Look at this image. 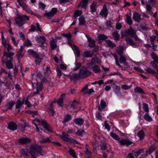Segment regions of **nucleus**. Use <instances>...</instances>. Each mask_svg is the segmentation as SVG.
<instances>
[{
    "instance_id": "cd10ccee",
    "label": "nucleus",
    "mask_w": 158,
    "mask_h": 158,
    "mask_svg": "<svg viewBox=\"0 0 158 158\" xmlns=\"http://www.w3.org/2000/svg\"><path fill=\"white\" fill-rule=\"evenodd\" d=\"M93 55V52L91 51H86L83 53V56L87 58L91 57Z\"/></svg>"
},
{
    "instance_id": "79ce46f5",
    "label": "nucleus",
    "mask_w": 158,
    "mask_h": 158,
    "mask_svg": "<svg viewBox=\"0 0 158 158\" xmlns=\"http://www.w3.org/2000/svg\"><path fill=\"white\" fill-rule=\"evenodd\" d=\"M107 39V37L103 34H100L98 36V39L100 40H104Z\"/></svg>"
},
{
    "instance_id": "412c9836",
    "label": "nucleus",
    "mask_w": 158,
    "mask_h": 158,
    "mask_svg": "<svg viewBox=\"0 0 158 158\" xmlns=\"http://www.w3.org/2000/svg\"><path fill=\"white\" fill-rule=\"evenodd\" d=\"M133 19L135 21L139 22L141 19L140 15L138 13H134L133 14Z\"/></svg>"
},
{
    "instance_id": "f03ea898",
    "label": "nucleus",
    "mask_w": 158,
    "mask_h": 158,
    "mask_svg": "<svg viewBox=\"0 0 158 158\" xmlns=\"http://www.w3.org/2000/svg\"><path fill=\"white\" fill-rule=\"evenodd\" d=\"M14 54V52H4L2 58V61L3 62L6 63V66L9 69H11L13 67L12 61L13 58L12 56Z\"/></svg>"
},
{
    "instance_id": "3c124183",
    "label": "nucleus",
    "mask_w": 158,
    "mask_h": 158,
    "mask_svg": "<svg viewBox=\"0 0 158 158\" xmlns=\"http://www.w3.org/2000/svg\"><path fill=\"white\" fill-rule=\"evenodd\" d=\"M2 44L3 45L4 47L6 46V45L8 44L7 43V41L4 37L3 34H2Z\"/></svg>"
},
{
    "instance_id": "37998d69",
    "label": "nucleus",
    "mask_w": 158,
    "mask_h": 158,
    "mask_svg": "<svg viewBox=\"0 0 158 158\" xmlns=\"http://www.w3.org/2000/svg\"><path fill=\"white\" fill-rule=\"evenodd\" d=\"M20 152L24 156L27 157L28 156V151L27 149H22L20 150Z\"/></svg>"
},
{
    "instance_id": "a878e982",
    "label": "nucleus",
    "mask_w": 158,
    "mask_h": 158,
    "mask_svg": "<svg viewBox=\"0 0 158 158\" xmlns=\"http://www.w3.org/2000/svg\"><path fill=\"white\" fill-rule=\"evenodd\" d=\"M119 61L121 63H123L124 65H126V68H128V65L126 63V59L124 57L123 55L120 56V57Z\"/></svg>"
},
{
    "instance_id": "680f3d73",
    "label": "nucleus",
    "mask_w": 158,
    "mask_h": 158,
    "mask_svg": "<svg viewBox=\"0 0 158 158\" xmlns=\"http://www.w3.org/2000/svg\"><path fill=\"white\" fill-rule=\"evenodd\" d=\"M156 149V147L154 145H152L149 148V154L152 153Z\"/></svg>"
},
{
    "instance_id": "58836bf2",
    "label": "nucleus",
    "mask_w": 158,
    "mask_h": 158,
    "mask_svg": "<svg viewBox=\"0 0 158 158\" xmlns=\"http://www.w3.org/2000/svg\"><path fill=\"white\" fill-rule=\"evenodd\" d=\"M56 41L54 40L51 41L50 42V44L52 50L54 49L57 47L56 44Z\"/></svg>"
},
{
    "instance_id": "1a4fd4ad",
    "label": "nucleus",
    "mask_w": 158,
    "mask_h": 158,
    "mask_svg": "<svg viewBox=\"0 0 158 158\" xmlns=\"http://www.w3.org/2000/svg\"><path fill=\"white\" fill-rule=\"evenodd\" d=\"M57 10L56 8H53L49 12H45L44 13V16L48 17H51L54 16L56 13Z\"/></svg>"
},
{
    "instance_id": "774afa93",
    "label": "nucleus",
    "mask_w": 158,
    "mask_h": 158,
    "mask_svg": "<svg viewBox=\"0 0 158 158\" xmlns=\"http://www.w3.org/2000/svg\"><path fill=\"white\" fill-rule=\"evenodd\" d=\"M143 108L144 110L146 112H147L148 111V105L147 104L144 103L143 105Z\"/></svg>"
},
{
    "instance_id": "39448f33",
    "label": "nucleus",
    "mask_w": 158,
    "mask_h": 158,
    "mask_svg": "<svg viewBox=\"0 0 158 158\" xmlns=\"http://www.w3.org/2000/svg\"><path fill=\"white\" fill-rule=\"evenodd\" d=\"M64 36L67 38L68 40V44L71 47L75 54H76L77 56H79L80 55V51L78 48L75 44H73L70 40L71 35L70 33L67 34H62Z\"/></svg>"
},
{
    "instance_id": "aec40b11",
    "label": "nucleus",
    "mask_w": 158,
    "mask_h": 158,
    "mask_svg": "<svg viewBox=\"0 0 158 158\" xmlns=\"http://www.w3.org/2000/svg\"><path fill=\"white\" fill-rule=\"evenodd\" d=\"M106 106V103L103 100H101L100 105L98 106V110L101 111L102 109H104Z\"/></svg>"
},
{
    "instance_id": "0e129e2a",
    "label": "nucleus",
    "mask_w": 158,
    "mask_h": 158,
    "mask_svg": "<svg viewBox=\"0 0 158 158\" xmlns=\"http://www.w3.org/2000/svg\"><path fill=\"white\" fill-rule=\"evenodd\" d=\"M113 36L116 40H118L119 38V36L117 32H114L113 34Z\"/></svg>"
},
{
    "instance_id": "a211bd4d",
    "label": "nucleus",
    "mask_w": 158,
    "mask_h": 158,
    "mask_svg": "<svg viewBox=\"0 0 158 158\" xmlns=\"http://www.w3.org/2000/svg\"><path fill=\"white\" fill-rule=\"evenodd\" d=\"M60 137L64 140L68 141L71 140V138L69 135L65 134L64 132H62Z\"/></svg>"
},
{
    "instance_id": "c756f323",
    "label": "nucleus",
    "mask_w": 158,
    "mask_h": 158,
    "mask_svg": "<svg viewBox=\"0 0 158 158\" xmlns=\"http://www.w3.org/2000/svg\"><path fill=\"white\" fill-rule=\"evenodd\" d=\"M79 20V25H82L85 23V19L83 16H81L80 17Z\"/></svg>"
},
{
    "instance_id": "7c9ffc66",
    "label": "nucleus",
    "mask_w": 158,
    "mask_h": 158,
    "mask_svg": "<svg viewBox=\"0 0 158 158\" xmlns=\"http://www.w3.org/2000/svg\"><path fill=\"white\" fill-rule=\"evenodd\" d=\"M151 7L149 5V14L152 17L155 18L156 17L157 15V12L156 11L154 13L152 12V11H151Z\"/></svg>"
},
{
    "instance_id": "6e6552de",
    "label": "nucleus",
    "mask_w": 158,
    "mask_h": 158,
    "mask_svg": "<svg viewBox=\"0 0 158 158\" xmlns=\"http://www.w3.org/2000/svg\"><path fill=\"white\" fill-rule=\"evenodd\" d=\"M101 63V60L97 57L93 58L90 63L87 64L88 66L91 69L93 65L96 64H100Z\"/></svg>"
},
{
    "instance_id": "0eeeda50",
    "label": "nucleus",
    "mask_w": 158,
    "mask_h": 158,
    "mask_svg": "<svg viewBox=\"0 0 158 158\" xmlns=\"http://www.w3.org/2000/svg\"><path fill=\"white\" fill-rule=\"evenodd\" d=\"M89 74V72L86 68L83 67L81 68L78 74L76 73L73 75V78L74 79L83 78L87 76Z\"/></svg>"
},
{
    "instance_id": "4c0bfd02",
    "label": "nucleus",
    "mask_w": 158,
    "mask_h": 158,
    "mask_svg": "<svg viewBox=\"0 0 158 158\" xmlns=\"http://www.w3.org/2000/svg\"><path fill=\"white\" fill-rule=\"evenodd\" d=\"M71 119V116L69 114H67L65 116L64 120L63 121V123H66Z\"/></svg>"
},
{
    "instance_id": "f8f14e48",
    "label": "nucleus",
    "mask_w": 158,
    "mask_h": 158,
    "mask_svg": "<svg viewBox=\"0 0 158 158\" xmlns=\"http://www.w3.org/2000/svg\"><path fill=\"white\" fill-rule=\"evenodd\" d=\"M19 142L21 144H25L30 142V139L27 137H23L19 139Z\"/></svg>"
},
{
    "instance_id": "603ef678",
    "label": "nucleus",
    "mask_w": 158,
    "mask_h": 158,
    "mask_svg": "<svg viewBox=\"0 0 158 158\" xmlns=\"http://www.w3.org/2000/svg\"><path fill=\"white\" fill-rule=\"evenodd\" d=\"M135 92V93H143V89L140 87H136L134 89Z\"/></svg>"
},
{
    "instance_id": "4468645a",
    "label": "nucleus",
    "mask_w": 158,
    "mask_h": 158,
    "mask_svg": "<svg viewBox=\"0 0 158 158\" xmlns=\"http://www.w3.org/2000/svg\"><path fill=\"white\" fill-rule=\"evenodd\" d=\"M135 32L133 30L131 27H130L129 29L128 30V34L131 35L132 37L135 38L136 40H138V38L135 35Z\"/></svg>"
},
{
    "instance_id": "c85d7f7f",
    "label": "nucleus",
    "mask_w": 158,
    "mask_h": 158,
    "mask_svg": "<svg viewBox=\"0 0 158 158\" xmlns=\"http://www.w3.org/2000/svg\"><path fill=\"white\" fill-rule=\"evenodd\" d=\"M97 2H93L90 6V11L91 12H94L96 10V7Z\"/></svg>"
},
{
    "instance_id": "09e8293b",
    "label": "nucleus",
    "mask_w": 158,
    "mask_h": 158,
    "mask_svg": "<svg viewBox=\"0 0 158 158\" xmlns=\"http://www.w3.org/2000/svg\"><path fill=\"white\" fill-rule=\"evenodd\" d=\"M137 135L140 138V139H143L144 137V133L143 131H140L137 133Z\"/></svg>"
},
{
    "instance_id": "2eb2a0df",
    "label": "nucleus",
    "mask_w": 158,
    "mask_h": 158,
    "mask_svg": "<svg viewBox=\"0 0 158 158\" xmlns=\"http://www.w3.org/2000/svg\"><path fill=\"white\" fill-rule=\"evenodd\" d=\"M74 122L77 125L81 126L82 125L84 122V119L80 118H77L73 120Z\"/></svg>"
},
{
    "instance_id": "6ab92c4d",
    "label": "nucleus",
    "mask_w": 158,
    "mask_h": 158,
    "mask_svg": "<svg viewBox=\"0 0 158 158\" xmlns=\"http://www.w3.org/2000/svg\"><path fill=\"white\" fill-rule=\"evenodd\" d=\"M89 42L88 46L90 47H93L95 45V41L94 40H93L90 37H88L86 36Z\"/></svg>"
},
{
    "instance_id": "bb28decb",
    "label": "nucleus",
    "mask_w": 158,
    "mask_h": 158,
    "mask_svg": "<svg viewBox=\"0 0 158 158\" xmlns=\"http://www.w3.org/2000/svg\"><path fill=\"white\" fill-rule=\"evenodd\" d=\"M46 38L44 36H40L37 40L38 42L41 44H43L45 42Z\"/></svg>"
},
{
    "instance_id": "9b49d317",
    "label": "nucleus",
    "mask_w": 158,
    "mask_h": 158,
    "mask_svg": "<svg viewBox=\"0 0 158 158\" xmlns=\"http://www.w3.org/2000/svg\"><path fill=\"white\" fill-rule=\"evenodd\" d=\"M88 86L86 85L84 88H83L81 90V92H83L84 94H90L91 93L94 92V90L92 89H88Z\"/></svg>"
},
{
    "instance_id": "052dcab7",
    "label": "nucleus",
    "mask_w": 158,
    "mask_h": 158,
    "mask_svg": "<svg viewBox=\"0 0 158 158\" xmlns=\"http://www.w3.org/2000/svg\"><path fill=\"white\" fill-rule=\"evenodd\" d=\"M110 135L112 138H113L114 139H115L118 140L119 139V136L114 133L111 132Z\"/></svg>"
},
{
    "instance_id": "864d4df0",
    "label": "nucleus",
    "mask_w": 158,
    "mask_h": 158,
    "mask_svg": "<svg viewBox=\"0 0 158 158\" xmlns=\"http://www.w3.org/2000/svg\"><path fill=\"white\" fill-rule=\"evenodd\" d=\"M126 22L129 25H131L132 23V20L130 16H127V19L126 20Z\"/></svg>"
},
{
    "instance_id": "423d86ee",
    "label": "nucleus",
    "mask_w": 158,
    "mask_h": 158,
    "mask_svg": "<svg viewBox=\"0 0 158 158\" xmlns=\"http://www.w3.org/2000/svg\"><path fill=\"white\" fill-rule=\"evenodd\" d=\"M29 17L26 15H18L15 19V23L19 27H21L24 24L26 20H29Z\"/></svg>"
},
{
    "instance_id": "de8ad7c7",
    "label": "nucleus",
    "mask_w": 158,
    "mask_h": 158,
    "mask_svg": "<svg viewBox=\"0 0 158 158\" xmlns=\"http://www.w3.org/2000/svg\"><path fill=\"white\" fill-rule=\"evenodd\" d=\"M19 5L22 6L23 9L27 10V6L22 1H18Z\"/></svg>"
},
{
    "instance_id": "f3484780",
    "label": "nucleus",
    "mask_w": 158,
    "mask_h": 158,
    "mask_svg": "<svg viewBox=\"0 0 158 158\" xmlns=\"http://www.w3.org/2000/svg\"><path fill=\"white\" fill-rule=\"evenodd\" d=\"M100 15L102 16L106 17L107 15V9L106 5L104 4L102 10L100 12Z\"/></svg>"
},
{
    "instance_id": "5701e85b",
    "label": "nucleus",
    "mask_w": 158,
    "mask_h": 158,
    "mask_svg": "<svg viewBox=\"0 0 158 158\" xmlns=\"http://www.w3.org/2000/svg\"><path fill=\"white\" fill-rule=\"evenodd\" d=\"M65 94H63L61 95L60 98L57 102V103L58 104L61 106H62L63 105V101L64 100L63 97H64Z\"/></svg>"
},
{
    "instance_id": "e2e57ef3",
    "label": "nucleus",
    "mask_w": 158,
    "mask_h": 158,
    "mask_svg": "<svg viewBox=\"0 0 158 158\" xmlns=\"http://www.w3.org/2000/svg\"><path fill=\"white\" fill-rule=\"evenodd\" d=\"M126 40L127 43L131 45H132L134 44L133 41L130 38H127Z\"/></svg>"
},
{
    "instance_id": "5fc2aeb1",
    "label": "nucleus",
    "mask_w": 158,
    "mask_h": 158,
    "mask_svg": "<svg viewBox=\"0 0 158 158\" xmlns=\"http://www.w3.org/2000/svg\"><path fill=\"white\" fill-rule=\"evenodd\" d=\"M111 153H112V152L110 149H109L108 151H106V152H103V156L102 158H106L107 157V154Z\"/></svg>"
},
{
    "instance_id": "a19ab883",
    "label": "nucleus",
    "mask_w": 158,
    "mask_h": 158,
    "mask_svg": "<svg viewBox=\"0 0 158 158\" xmlns=\"http://www.w3.org/2000/svg\"><path fill=\"white\" fill-rule=\"evenodd\" d=\"M137 64L135 62H133L132 64V66L134 67V69L136 71L141 72L142 70L139 68V66H135V64Z\"/></svg>"
},
{
    "instance_id": "a18cd8bd",
    "label": "nucleus",
    "mask_w": 158,
    "mask_h": 158,
    "mask_svg": "<svg viewBox=\"0 0 158 158\" xmlns=\"http://www.w3.org/2000/svg\"><path fill=\"white\" fill-rule=\"evenodd\" d=\"M150 64L153 68L155 69H157L158 64V61H154L151 62Z\"/></svg>"
},
{
    "instance_id": "13d9d810",
    "label": "nucleus",
    "mask_w": 158,
    "mask_h": 158,
    "mask_svg": "<svg viewBox=\"0 0 158 158\" xmlns=\"http://www.w3.org/2000/svg\"><path fill=\"white\" fill-rule=\"evenodd\" d=\"M75 67L74 68L73 70H76L78 69L81 66V64L79 62H76L75 64Z\"/></svg>"
},
{
    "instance_id": "8fccbe9b",
    "label": "nucleus",
    "mask_w": 158,
    "mask_h": 158,
    "mask_svg": "<svg viewBox=\"0 0 158 158\" xmlns=\"http://www.w3.org/2000/svg\"><path fill=\"white\" fill-rule=\"evenodd\" d=\"M152 58L155 60L158 61V56L156 53L152 52L151 54Z\"/></svg>"
},
{
    "instance_id": "c9c22d12",
    "label": "nucleus",
    "mask_w": 158,
    "mask_h": 158,
    "mask_svg": "<svg viewBox=\"0 0 158 158\" xmlns=\"http://www.w3.org/2000/svg\"><path fill=\"white\" fill-rule=\"evenodd\" d=\"M82 14V11L81 10H76L74 13V16L76 19L78 17L80 16Z\"/></svg>"
},
{
    "instance_id": "7ed1b4c3",
    "label": "nucleus",
    "mask_w": 158,
    "mask_h": 158,
    "mask_svg": "<svg viewBox=\"0 0 158 158\" xmlns=\"http://www.w3.org/2000/svg\"><path fill=\"white\" fill-rule=\"evenodd\" d=\"M36 121L40 125H41L44 126V128L48 132H52V129L50 126L43 119H36L34 120L33 121V124L35 125L36 127V129L37 132L40 133V129L42 130V129L40 128V129L37 127L36 124L35 123V122Z\"/></svg>"
},
{
    "instance_id": "69168bd1",
    "label": "nucleus",
    "mask_w": 158,
    "mask_h": 158,
    "mask_svg": "<svg viewBox=\"0 0 158 158\" xmlns=\"http://www.w3.org/2000/svg\"><path fill=\"white\" fill-rule=\"evenodd\" d=\"M45 5L43 3L40 2L39 3V7L41 9H44L45 8Z\"/></svg>"
},
{
    "instance_id": "49530a36",
    "label": "nucleus",
    "mask_w": 158,
    "mask_h": 158,
    "mask_svg": "<svg viewBox=\"0 0 158 158\" xmlns=\"http://www.w3.org/2000/svg\"><path fill=\"white\" fill-rule=\"evenodd\" d=\"M143 150L142 149H140L138 151L135 152L134 153V156L136 157H138L140 154L143 152Z\"/></svg>"
},
{
    "instance_id": "f257e3e1",
    "label": "nucleus",
    "mask_w": 158,
    "mask_h": 158,
    "mask_svg": "<svg viewBox=\"0 0 158 158\" xmlns=\"http://www.w3.org/2000/svg\"><path fill=\"white\" fill-rule=\"evenodd\" d=\"M33 75L34 76L36 77L37 78L36 79V82L34 81L33 80L32 81V85L34 92L33 94H30L31 96H33L35 95L38 94L43 89L42 81L40 77L41 74L35 73Z\"/></svg>"
},
{
    "instance_id": "dca6fc26",
    "label": "nucleus",
    "mask_w": 158,
    "mask_h": 158,
    "mask_svg": "<svg viewBox=\"0 0 158 158\" xmlns=\"http://www.w3.org/2000/svg\"><path fill=\"white\" fill-rule=\"evenodd\" d=\"M8 128L10 130L14 131L17 129V126L15 123L11 122L8 125Z\"/></svg>"
},
{
    "instance_id": "6e6d98bb",
    "label": "nucleus",
    "mask_w": 158,
    "mask_h": 158,
    "mask_svg": "<svg viewBox=\"0 0 158 158\" xmlns=\"http://www.w3.org/2000/svg\"><path fill=\"white\" fill-rule=\"evenodd\" d=\"M142 5L144 6H145L147 10H148V4L147 1H144L143 0H140Z\"/></svg>"
},
{
    "instance_id": "bf43d9fd",
    "label": "nucleus",
    "mask_w": 158,
    "mask_h": 158,
    "mask_svg": "<svg viewBox=\"0 0 158 158\" xmlns=\"http://www.w3.org/2000/svg\"><path fill=\"white\" fill-rule=\"evenodd\" d=\"M11 40L13 44L15 46H17L18 45V42L16 40L15 38L13 36H11Z\"/></svg>"
},
{
    "instance_id": "9d476101",
    "label": "nucleus",
    "mask_w": 158,
    "mask_h": 158,
    "mask_svg": "<svg viewBox=\"0 0 158 158\" xmlns=\"http://www.w3.org/2000/svg\"><path fill=\"white\" fill-rule=\"evenodd\" d=\"M118 143L121 145H129L132 143V142L126 139L118 140Z\"/></svg>"
},
{
    "instance_id": "20e7f679",
    "label": "nucleus",
    "mask_w": 158,
    "mask_h": 158,
    "mask_svg": "<svg viewBox=\"0 0 158 158\" xmlns=\"http://www.w3.org/2000/svg\"><path fill=\"white\" fill-rule=\"evenodd\" d=\"M41 148L38 145H34L31 146L29 153L32 158H36V157L42 154Z\"/></svg>"
},
{
    "instance_id": "c03bdc74",
    "label": "nucleus",
    "mask_w": 158,
    "mask_h": 158,
    "mask_svg": "<svg viewBox=\"0 0 158 158\" xmlns=\"http://www.w3.org/2000/svg\"><path fill=\"white\" fill-rule=\"evenodd\" d=\"M6 46H5L4 47L7 49V52H9L10 51L13 50L12 46L10 44H8Z\"/></svg>"
},
{
    "instance_id": "72a5a7b5",
    "label": "nucleus",
    "mask_w": 158,
    "mask_h": 158,
    "mask_svg": "<svg viewBox=\"0 0 158 158\" xmlns=\"http://www.w3.org/2000/svg\"><path fill=\"white\" fill-rule=\"evenodd\" d=\"M28 52L29 55H31L34 57L37 58L38 57V55L32 50H29Z\"/></svg>"
},
{
    "instance_id": "b1692460",
    "label": "nucleus",
    "mask_w": 158,
    "mask_h": 158,
    "mask_svg": "<svg viewBox=\"0 0 158 158\" xmlns=\"http://www.w3.org/2000/svg\"><path fill=\"white\" fill-rule=\"evenodd\" d=\"M15 103V102L12 101L8 102L6 104V108L8 109H11Z\"/></svg>"
},
{
    "instance_id": "e433bc0d",
    "label": "nucleus",
    "mask_w": 158,
    "mask_h": 158,
    "mask_svg": "<svg viewBox=\"0 0 158 158\" xmlns=\"http://www.w3.org/2000/svg\"><path fill=\"white\" fill-rule=\"evenodd\" d=\"M51 137L46 138V139H43L40 141V142L42 143H50L51 142Z\"/></svg>"
},
{
    "instance_id": "4be33fe9",
    "label": "nucleus",
    "mask_w": 158,
    "mask_h": 158,
    "mask_svg": "<svg viewBox=\"0 0 158 158\" xmlns=\"http://www.w3.org/2000/svg\"><path fill=\"white\" fill-rule=\"evenodd\" d=\"M88 2V0H82L79 6L81 8H85L87 5Z\"/></svg>"
},
{
    "instance_id": "f704fd0d",
    "label": "nucleus",
    "mask_w": 158,
    "mask_h": 158,
    "mask_svg": "<svg viewBox=\"0 0 158 158\" xmlns=\"http://www.w3.org/2000/svg\"><path fill=\"white\" fill-rule=\"evenodd\" d=\"M70 154L74 158H77V156L76 155V152L74 150L71 148H70L69 150Z\"/></svg>"
},
{
    "instance_id": "393cba45",
    "label": "nucleus",
    "mask_w": 158,
    "mask_h": 158,
    "mask_svg": "<svg viewBox=\"0 0 158 158\" xmlns=\"http://www.w3.org/2000/svg\"><path fill=\"white\" fill-rule=\"evenodd\" d=\"M105 44L106 46L113 47L115 46V44L109 40L105 41Z\"/></svg>"
},
{
    "instance_id": "ddd939ff",
    "label": "nucleus",
    "mask_w": 158,
    "mask_h": 158,
    "mask_svg": "<svg viewBox=\"0 0 158 158\" xmlns=\"http://www.w3.org/2000/svg\"><path fill=\"white\" fill-rule=\"evenodd\" d=\"M54 103V102H52L48 107V112L50 116H54L55 114V112L52 108V106Z\"/></svg>"
},
{
    "instance_id": "4d7b16f0",
    "label": "nucleus",
    "mask_w": 158,
    "mask_h": 158,
    "mask_svg": "<svg viewBox=\"0 0 158 158\" xmlns=\"http://www.w3.org/2000/svg\"><path fill=\"white\" fill-rule=\"evenodd\" d=\"M23 45L29 47L32 45V43L29 40H27L24 43Z\"/></svg>"
},
{
    "instance_id": "338daca9",
    "label": "nucleus",
    "mask_w": 158,
    "mask_h": 158,
    "mask_svg": "<svg viewBox=\"0 0 158 158\" xmlns=\"http://www.w3.org/2000/svg\"><path fill=\"white\" fill-rule=\"evenodd\" d=\"M131 86H128L126 85H122V89L124 90H127L131 88Z\"/></svg>"
},
{
    "instance_id": "2f4dec72",
    "label": "nucleus",
    "mask_w": 158,
    "mask_h": 158,
    "mask_svg": "<svg viewBox=\"0 0 158 158\" xmlns=\"http://www.w3.org/2000/svg\"><path fill=\"white\" fill-rule=\"evenodd\" d=\"M91 68H92L93 71L96 73H99L101 71L99 67L97 65H95L93 67L92 66Z\"/></svg>"
},
{
    "instance_id": "ea45409f",
    "label": "nucleus",
    "mask_w": 158,
    "mask_h": 158,
    "mask_svg": "<svg viewBox=\"0 0 158 158\" xmlns=\"http://www.w3.org/2000/svg\"><path fill=\"white\" fill-rule=\"evenodd\" d=\"M123 48L122 46H119L118 49L117 50V52L120 56H122L123 54Z\"/></svg>"
},
{
    "instance_id": "473e14b6",
    "label": "nucleus",
    "mask_w": 158,
    "mask_h": 158,
    "mask_svg": "<svg viewBox=\"0 0 158 158\" xmlns=\"http://www.w3.org/2000/svg\"><path fill=\"white\" fill-rule=\"evenodd\" d=\"M23 103V102H21L20 100L18 99L15 103L16 108L19 109L20 108Z\"/></svg>"
}]
</instances>
